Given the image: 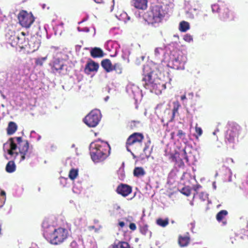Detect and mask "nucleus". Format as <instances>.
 I'll return each mask as SVG.
<instances>
[{"label":"nucleus","instance_id":"473e14b6","mask_svg":"<svg viewBox=\"0 0 248 248\" xmlns=\"http://www.w3.org/2000/svg\"><path fill=\"white\" fill-rule=\"evenodd\" d=\"M195 132L196 134L195 136L196 139H198L202 134V130L200 127L198 126V124H196L195 126Z\"/></svg>","mask_w":248,"mask_h":248},{"label":"nucleus","instance_id":"72a5a7b5","mask_svg":"<svg viewBox=\"0 0 248 248\" xmlns=\"http://www.w3.org/2000/svg\"><path fill=\"white\" fill-rule=\"evenodd\" d=\"M140 232L143 235H146L149 232L148 230V226L147 225H144L140 227Z\"/></svg>","mask_w":248,"mask_h":248},{"label":"nucleus","instance_id":"c756f323","mask_svg":"<svg viewBox=\"0 0 248 248\" xmlns=\"http://www.w3.org/2000/svg\"><path fill=\"white\" fill-rule=\"evenodd\" d=\"M191 191L190 187L189 186H186L183 187L180 191L183 195L186 196H189L191 194Z\"/></svg>","mask_w":248,"mask_h":248},{"label":"nucleus","instance_id":"37998d69","mask_svg":"<svg viewBox=\"0 0 248 248\" xmlns=\"http://www.w3.org/2000/svg\"><path fill=\"white\" fill-rule=\"evenodd\" d=\"M148 149H149V146L146 144V145H145V147H144V149H143V152H144V153H145V152H146V151L147 150H148Z\"/></svg>","mask_w":248,"mask_h":248},{"label":"nucleus","instance_id":"2f4dec72","mask_svg":"<svg viewBox=\"0 0 248 248\" xmlns=\"http://www.w3.org/2000/svg\"><path fill=\"white\" fill-rule=\"evenodd\" d=\"M113 70L118 74H120L122 73V66L121 64L117 63H115L112 66Z\"/></svg>","mask_w":248,"mask_h":248},{"label":"nucleus","instance_id":"1a4fd4ad","mask_svg":"<svg viewBox=\"0 0 248 248\" xmlns=\"http://www.w3.org/2000/svg\"><path fill=\"white\" fill-rule=\"evenodd\" d=\"M144 138V135L141 133L135 132L130 135L127 138L125 143L127 150L130 152V148L135 144H141Z\"/></svg>","mask_w":248,"mask_h":248},{"label":"nucleus","instance_id":"dca6fc26","mask_svg":"<svg viewBox=\"0 0 248 248\" xmlns=\"http://www.w3.org/2000/svg\"><path fill=\"white\" fill-rule=\"evenodd\" d=\"M173 107L172 110V112L170 114V110H168L165 112H167L168 114H170V116L169 118V121L171 122L174 119L176 113H178V109L180 107V104L178 101L174 102L173 103Z\"/></svg>","mask_w":248,"mask_h":248},{"label":"nucleus","instance_id":"7c9ffc66","mask_svg":"<svg viewBox=\"0 0 248 248\" xmlns=\"http://www.w3.org/2000/svg\"><path fill=\"white\" fill-rule=\"evenodd\" d=\"M164 54V49L162 47H157L155 50V55L157 58H160Z\"/></svg>","mask_w":248,"mask_h":248},{"label":"nucleus","instance_id":"9b49d317","mask_svg":"<svg viewBox=\"0 0 248 248\" xmlns=\"http://www.w3.org/2000/svg\"><path fill=\"white\" fill-rule=\"evenodd\" d=\"M39 47V43L33 39L29 41L27 45H25L24 49L27 53L29 54L35 52Z\"/></svg>","mask_w":248,"mask_h":248},{"label":"nucleus","instance_id":"423d86ee","mask_svg":"<svg viewBox=\"0 0 248 248\" xmlns=\"http://www.w3.org/2000/svg\"><path fill=\"white\" fill-rule=\"evenodd\" d=\"M240 130V126L237 124H229L225 135V142L234 143L238 138Z\"/></svg>","mask_w":248,"mask_h":248},{"label":"nucleus","instance_id":"ea45409f","mask_svg":"<svg viewBox=\"0 0 248 248\" xmlns=\"http://www.w3.org/2000/svg\"><path fill=\"white\" fill-rule=\"evenodd\" d=\"M118 225L121 228H123L125 226V223L124 221H120L118 222Z\"/></svg>","mask_w":248,"mask_h":248},{"label":"nucleus","instance_id":"20e7f679","mask_svg":"<svg viewBox=\"0 0 248 248\" xmlns=\"http://www.w3.org/2000/svg\"><path fill=\"white\" fill-rule=\"evenodd\" d=\"M165 16L162 7L155 5L151 7L144 16V18L148 24H154L161 22Z\"/></svg>","mask_w":248,"mask_h":248},{"label":"nucleus","instance_id":"f704fd0d","mask_svg":"<svg viewBox=\"0 0 248 248\" xmlns=\"http://www.w3.org/2000/svg\"><path fill=\"white\" fill-rule=\"evenodd\" d=\"M47 57H42L36 59L35 60V64L37 65L42 66L43 64V62L46 60Z\"/></svg>","mask_w":248,"mask_h":248},{"label":"nucleus","instance_id":"c85d7f7f","mask_svg":"<svg viewBox=\"0 0 248 248\" xmlns=\"http://www.w3.org/2000/svg\"><path fill=\"white\" fill-rule=\"evenodd\" d=\"M156 224L160 226L165 227L169 224V219L167 218L165 219L161 218H158L156 220Z\"/></svg>","mask_w":248,"mask_h":248},{"label":"nucleus","instance_id":"de8ad7c7","mask_svg":"<svg viewBox=\"0 0 248 248\" xmlns=\"http://www.w3.org/2000/svg\"><path fill=\"white\" fill-rule=\"evenodd\" d=\"M135 124H136V122L135 121H133V122H131V126H135Z\"/></svg>","mask_w":248,"mask_h":248},{"label":"nucleus","instance_id":"58836bf2","mask_svg":"<svg viewBox=\"0 0 248 248\" xmlns=\"http://www.w3.org/2000/svg\"><path fill=\"white\" fill-rule=\"evenodd\" d=\"M129 227L130 229L133 231H135L137 229L136 225L134 223H130Z\"/></svg>","mask_w":248,"mask_h":248},{"label":"nucleus","instance_id":"f03ea898","mask_svg":"<svg viewBox=\"0 0 248 248\" xmlns=\"http://www.w3.org/2000/svg\"><path fill=\"white\" fill-rule=\"evenodd\" d=\"M90 151L93 161L98 163L103 161L109 155L111 148L107 142L99 140L91 144Z\"/></svg>","mask_w":248,"mask_h":248},{"label":"nucleus","instance_id":"b1692460","mask_svg":"<svg viewBox=\"0 0 248 248\" xmlns=\"http://www.w3.org/2000/svg\"><path fill=\"white\" fill-rule=\"evenodd\" d=\"M145 172L142 167H136L133 171V174L137 177L143 176Z\"/></svg>","mask_w":248,"mask_h":248},{"label":"nucleus","instance_id":"aec40b11","mask_svg":"<svg viewBox=\"0 0 248 248\" xmlns=\"http://www.w3.org/2000/svg\"><path fill=\"white\" fill-rule=\"evenodd\" d=\"M90 53L91 56L94 58L102 57L104 55L103 50L99 47L92 48Z\"/></svg>","mask_w":248,"mask_h":248},{"label":"nucleus","instance_id":"4be33fe9","mask_svg":"<svg viewBox=\"0 0 248 248\" xmlns=\"http://www.w3.org/2000/svg\"><path fill=\"white\" fill-rule=\"evenodd\" d=\"M173 67L177 69H182L184 67V62L182 61L179 57L172 61Z\"/></svg>","mask_w":248,"mask_h":248},{"label":"nucleus","instance_id":"5701e85b","mask_svg":"<svg viewBox=\"0 0 248 248\" xmlns=\"http://www.w3.org/2000/svg\"><path fill=\"white\" fill-rule=\"evenodd\" d=\"M16 166L14 161H9L7 164L5 168L6 171L9 173H12L15 171Z\"/></svg>","mask_w":248,"mask_h":248},{"label":"nucleus","instance_id":"39448f33","mask_svg":"<svg viewBox=\"0 0 248 248\" xmlns=\"http://www.w3.org/2000/svg\"><path fill=\"white\" fill-rule=\"evenodd\" d=\"M212 10L213 13H218L220 20L223 21H231L234 19L232 13L225 6H219L215 4L212 6Z\"/></svg>","mask_w":248,"mask_h":248},{"label":"nucleus","instance_id":"c03bdc74","mask_svg":"<svg viewBox=\"0 0 248 248\" xmlns=\"http://www.w3.org/2000/svg\"><path fill=\"white\" fill-rule=\"evenodd\" d=\"M94 1L98 3H100L103 2V0H94Z\"/></svg>","mask_w":248,"mask_h":248},{"label":"nucleus","instance_id":"8fccbe9b","mask_svg":"<svg viewBox=\"0 0 248 248\" xmlns=\"http://www.w3.org/2000/svg\"><path fill=\"white\" fill-rule=\"evenodd\" d=\"M187 161L188 159H187V156H186L185 157Z\"/></svg>","mask_w":248,"mask_h":248},{"label":"nucleus","instance_id":"393cba45","mask_svg":"<svg viewBox=\"0 0 248 248\" xmlns=\"http://www.w3.org/2000/svg\"><path fill=\"white\" fill-rule=\"evenodd\" d=\"M63 64L59 60H56L53 62L52 70L53 71H58L62 69Z\"/></svg>","mask_w":248,"mask_h":248},{"label":"nucleus","instance_id":"6ab92c4d","mask_svg":"<svg viewBox=\"0 0 248 248\" xmlns=\"http://www.w3.org/2000/svg\"><path fill=\"white\" fill-rule=\"evenodd\" d=\"M101 64L107 72H110L113 70V65L109 59H106L102 60Z\"/></svg>","mask_w":248,"mask_h":248},{"label":"nucleus","instance_id":"a19ab883","mask_svg":"<svg viewBox=\"0 0 248 248\" xmlns=\"http://www.w3.org/2000/svg\"><path fill=\"white\" fill-rule=\"evenodd\" d=\"M177 155H178V154H174V155H172L171 156L172 160L173 161H174V162H177L176 157H177Z\"/></svg>","mask_w":248,"mask_h":248},{"label":"nucleus","instance_id":"79ce46f5","mask_svg":"<svg viewBox=\"0 0 248 248\" xmlns=\"http://www.w3.org/2000/svg\"><path fill=\"white\" fill-rule=\"evenodd\" d=\"M14 36V35H11L10 36V37L9 38V43L11 44V43L12 42H16V39H13V37Z\"/></svg>","mask_w":248,"mask_h":248},{"label":"nucleus","instance_id":"bb28decb","mask_svg":"<svg viewBox=\"0 0 248 248\" xmlns=\"http://www.w3.org/2000/svg\"><path fill=\"white\" fill-rule=\"evenodd\" d=\"M189 29V24L187 22L183 21L180 22L179 30L182 32H186Z\"/></svg>","mask_w":248,"mask_h":248},{"label":"nucleus","instance_id":"49530a36","mask_svg":"<svg viewBox=\"0 0 248 248\" xmlns=\"http://www.w3.org/2000/svg\"><path fill=\"white\" fill-rule=\"evenodd\" d=\"M21 34L22 35V37H21V38L25 37V32H21Z\"/></svg>","mask_w":248,"mask_h":248},{"label":"nucleus","instance_id":"a878e982","mask_svg":"<svg viewBox=\"0 0 248 248\" xmlns=\"http://www.w3.org/2000/svg\"><path fill=\"white\" fill-rule=\"evenodd\" d=\"M228 213L227 211L225 210H222L219 211L216 215L217 220L220 222L223 219L228 215Z\"/></svg>","mask_w":248,"mask_h":248},{"label":"nucleus","instance_id":"ddd939ff","mask_svg":"<svg viewBox=\"0 0 248 248\" xmlns=\"http://www.w3.org/2000/svg\"><path fill=\"white\" fill-rule=\"evenodd\" d=\"M191 238L189 232H186L185 235H179L178 238V243L180 247H186L190 242Z\"/></svg>","mask_w":248,"mask_h":248},{"label":"nucleus","instance_id":"f257e3e1","mask_svg":"<svg viewBox=\"0 0 248 248\" xmlns=\"http://www.w3.org/2000/svg\"><path fill=\"white\" fill-rule=\"evenodd\" d=\"M43 235L47 241L53 245H59L63 243L68 238V232L65 228L60 227L53 228L48 225L46 222H43Z\"/></svg>","mask_w":248,"mask_h":248},{"label":"nucleus","instance_id":"7ed1b4c3","mask_svg":"<svg viewBox=\"0 0 248 248\" xmlns=\"http://www.w3.org/2000/svg\"><path fill=\"white\" fill-rule=\"evenodd\" d=\"M9 141L10 142V148L7 150V153L11 156L15 155L16 156L20 154L21 155L20 161L24 160L29 147L28 140H23L22 138L19 137L10 138Z\"/></svg>","mask_w":248,"mask_h":248},{"label":"nucleus","instance_id":"0eeeda50","mask_svg":"<svg viewBox=\"0 0 248 248\" xmlns=\"http://www.w3.org/2000/svg\"><path fill=\"white\" fill-rule=\"evenodd\" d=\"M102 115L98 109L91 110L84 118V123L90 127H94L97 126L100 121Z\"/></svg>","mask_w":248,"mask_h":248},{"label":"nucleus","instance_id":"412c9836","mask_svg":"<svg viewBox=\"0 0 248 248\" xmlns=\"http://www.w3.org/2000/svg\"><path fill=\"white\" fill-rule=\"evenodd\" d=\"M110 248H130L128 243L125 241H115Z\"/></svg>","mask_w":248,"mask_h":248},{"label":"nucleus","instance_id":"9d476101","mask_svg":"<svg viewBox=\"0 0 248 248\" xmlns=\"http://www.w3.org/2000/svg\"><path fill=\"white\" fill-rule=\"evenodd\" d=\"M152 74V72L145 74L142 79V85L146 89H154L155 88V84L154 83Z\"/></svg>","mask_w":248,"mask_h":248},{"label":"nucleus","instance_id":"6e6552de","mask_svg":"<svg viewBox=\"0 0 248 248\" xmlns=\"http://www.w3.org/2000/svg\"><path fill=\"white\" fill-rule=\"evenodd\" d=\"M19 24L23 27L29 28L34 21V17L31 13L21 10L18 15Z\"/></svg>","mask_w":248,"mask_h":248},{"label":"nucleus","instance_id":"09e8293b","mask_svg":"<svg viewBox=\"0 0 248 248\" xmlns=\"http://www.w3.org/2000/svg\"><path fill=\"white\" fill-rule=\"evenodd\" d=\"M0 195H5V192L4 191H2L1 192H0Z\"/></svg>","mask_w":248,"mask_h":248},{"label":"nucleus","instance_id":"cd10ccee","mask_svg":"<svg viewBox=\"0 0 248 248\" xmlns=\"http://www.w3.org/2000/svg\"><path fill=\"white\" fill-rule=\"evenodd\" d=\"M78 174V169H72L69 171L68 176L71 180H74L77 177Z\"/></svg>","mask_w":248,"mask_h":248},{"label":"nucleus","instance_id":"e433bc0d","mask_svg":"<svg viewBox=\"0 0 248 248\" xmlns=\"http://www.w3.org/2000/svg\"><path fill=\"white\" fill-rule=\"evenodd\" d=\"M184 39L185 41H186L187 42H190V41H192L193 37L191 35H190L189 34H186L184 35Z\"/></svg>","mask_w":248,"mask_h":248},{"label":"nucleus","instance_id":"2eb2a0df","mask_svg":"<svg viewBox=\"0 0 248 248\" xmlns=\"http://www.w3.org/2000/svg\"><path fill=\"white\" fill-rule=\"evenodd\" d=\"M99 64L93 60L88 62L86 64L85 70L89 72H96L99 68Z\"/></svg>","mask_w":248,"mask_h":248},{"label":"nucleus","instance_id":"4468645a","mask_svg":"<svg viewBox=\"0 0 248 248\" xmlns=\"http://www.w3.org/2000/svg\"><path fill=\"white\" fill-rule=\"evenodd\" d=\"M13 38L16 40V42H14L11 43V45L12 46H19L21 49H24L25 45H24L23 44L25 42V37L21 38L18 35H14Z\"/></svg>","mask_w":248,"mask_h":248},{"label":"nucleus","instance_id":"f3484780","mask_svg":"<svg viewBox=\"0 0 248 248\" xmlns=\"http://www.w3.org/2000/svg\"><path fill=\"white\" fill-rule=\"evenodd\" d=\"M133 5L138 9L144 10L147 7V0H133Z\"/></svg>","mask_w":248,"mask_h":248},{"label":"nucleus","instance_id":"f8f14e48","mask_svg":"<svg viewBox=\"0 0 248 248\" xmlns=\"http://www.w3.org/2000/svg\"><path fill=\"white\" fill-rule=\"evenodd\" d=\"M116 192L118 194L126 197L131 193L132 187L126 184H121L117 186Z\"/></svg>","mask_w":248,"mask_h":248},{"label":"nucleus","instance_id":"c9c22d12","mask_svg":"<svg viewBox=\"0 0 248 248\" xmlns=\"http://www.w3.org/2000/svg\"><path fill=\"white\" fill-rule=\"evenodd\" d=\"M201 188H202V186L200 184H197L193 186L192 189L195 192L194 194V196H195L196 195H197L198 194L199 190Z\"/></svg>","mask_w":248,"mask_h":248},{"label":"nucleus","instance_id":"3c124183","mask_svg":"<svg viewBox=\"0 0 248 248\" xmlns=\"http://www.w3.org/2000/svg\"><path fill=\"white\" fill-rule=\"evenodd\" d=\"M184 153H185V155H186V151L185 150H184Z\"/></svg>","mask_w":248,"mask_h":248},{"label":"nucleus","instance_id":"4c0bfd02","mask_svg":"<svg viewBox=\"0 0 248 248\" xmlns=\"http://www.w3.org/2000/svg\"><path fill=\"white\" fill-rule=\"evenodd\" d=\"M177 135L180 139H183L186 136V133L182 130H179Z\"/></svg>","mask_w":248,"mask_h":248},{"label":"nucleus","instance_id":"a211bd4d","mask_svg":"<svg viewBox=\"0 0 248 248\" xmlns=\"http://www.w3.org/2000/svg\"><path fill=\"white\" fill-rule=\"evenodd\" d=\"M17 129V125L14 122L11 121L8 123V126L6 128L7 134L8 135H12L14 134Z\"/></svg>","mask_w":248,"mask_h":248},{"label":"nucleus","instance_id":"a18cd8bd","mask_svg":"<svg viewBox=\"0 0 248 248\" xmlns=\"http://www.w3.org/2000/svg\"><path fill=\"white\" fill-rule=\"evenodd\" d=\"M186 98V95H183L181 96V99L182 100H184Z\"/></svg>","mask_w":248,"mask_h":248}]
</instances>
